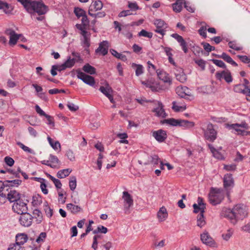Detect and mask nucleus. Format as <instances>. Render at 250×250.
I'll use <instances>...</instances> for the list:
<instances>
[{"label": "nucleus", "instance_id": "obj_1", "mask_svg": "<svg viewBox=\"0 0 250 250\" xmlns=\"http://www.w3.org/2000/svg\"><path fill=\"white\" fill-rule=\"evenodd\" d=\"M221 215L228 218L233 225H235L239 220H243L248 216V208L243 204H237L232 209L224 208Z\"/></svg>", "mask_w": 250, "mask_h": 250}, {"label": "nucleus", "instance_id": "obj_2", "mask_svg": "<svg viewBox=\"0 0 250 250\" xmlns=\"http://www.w3.org/2000/svg\"><path fill=\"white\" fill-rule=\"evenodd\" d=\"M30 13H37L39 15L45 14L48 11V7L45 5L42 0H17Z\"/></svg>", "mask_w": 250, "mask_h": 250}, {"label": "nucleus", "instance_id": "obj_3", "mask_svg": "<svg viewBox=\"0 0 250 250\" xmlns=\"http://www.w3.org/2000/svg\"><path fill=\"white\" fill-rule=\"evenodd\" d=\"M223 190L221 188H211L208 194L209 203L213 206L219 204L224 199Z\"/></svg>", "mask_w": 250, "mask_h": 250}, {"label": "nucleus", "instance_id": "obj_4", "mask_svg": "<svg viewBox=\"0 0 250 250\" xmlns=\"http://www.w3.org/2000/svg\"><path fill=\"white\" fill-rule=\"evenodd\" d=\"M243 83L236 84L234 86L233 90L235 92L242 93L244 95L250 97V83L249 81L244 79Z\"/></svg>", "mask_w": 250, "mask_h": 250}, {"label": "nucleus", "instance_id": "obj_5", "mask_svg": "<svg viewBox=\"0 0 250 250\" xmlns=\"http://www.w3.org/2000/svg\"><path fill=\"white\" fill-rule=\"evenodd\" d=\"M217 132L214 129V125L209 123L208 125L206 130L204 131L205 138L211 142H213L217 138Z\"/></svg>", "mask_w": 250, "mask_h": 250}, {"label": "nucleus", "instance_id": "obj_6", "mask_svg": "<svg viewBox=\"0 0 250 250\" xmlns=\"http://www.w3.org/2000/svg\"><path fill=\"white\" fill-rule=\"evenodd\" d=\"M223 186L224 188L227 191V195L229 196V190L234 186V181L231 174L227 173L224 175L223 178Z\"/></svg>", "mask_w": 250, "mask_h": 250}, {"label": "nucleus", "instance_id": "obj_7", "mask_svg": "<svg viewBox=\"0 0 250 250\" xmlns=\"http://www.w3.org/2000/svg\"><path fill=\"white\" fill-rule=\"evenodd\" d=\"M12 209L14 212H17L18 214H23L27 211V203L24 202L21 199V200H18L16 203H14L12 206Z\"/></svg>", "mask_w": 250, "mask_h": 250}, {"label": "nucleus", "instance_id": "obj_8", "mask_svg": "<svg viewBox=\"0 0 250 250\" xmlns=\"http://www.w3.org/2000/svg\"><path fill=\"white\" fill-rule=\"evenodd\" d=\"M154 24L156 26V29L154 30V31L161 35L162 37H164L166 34L167 24L164 21L161 19H156L154 20Z\"/></svg>", "mask_w": 250, "mask_h": 250}, {"label": "nucleus", "instance_id": "obj_9", "mask_svg": "<svg viewBox=\"0 0 250 250\" xmlns=\"http://www.w3.org/2000/svg\"><path fill=\"white\" fill-rule=\"evenodd\" d=\"M77 73L78 78L82 80L85 83L91 86H94L95 85V81L94 77L86 75L79 70H77Z\"/></svg>", "mask_w": 250, "mask_h": 250}, {"label": "nucleus", "instance_id": "obj_10", "mask_svg": "<svg viewBox=\"0 0 250 250\" xmlns=\"http://www.w3.org/2000/svg\"><path fill=\"white\" fill-rule=\"evenodd\" d=\"M122 198L124 200V207L125 213H128V210L133 205V200L131 195L127 191H124Z\"/></svg>", "mask_w": 250, "mask_h": 250}, {"label": "nucleus", "instance_id": "obj_11", "mask_svg": "<svg viewBox=\"0 0 250 250\" xmlns=\"http://www.w3.org/2000/svg\"><path fill=\"white\" fill-rule=\"evenodd\" d=\"M19 221L21 225L28 227L31 225L33 217L27 212L21 214Z\"/></svg>", "mask_w": 250, "mask_h": 250}, {"label": "nucleus", "instance_id": "obj_12", "mask_svg": "<svg viewBox=\"0 0 250 250\" xmlns=\"http://www.w3.org/2000/svg\"><path fill=\"white\" fill-rule=\"evenodd\" d=\"M201 240L203 243L211 247H215V242L209 233L205 231L200 234Z\"/></svg>", "mask_w": 250, "mask_h": 250}, {"label": "nucleus", "instance_id": "obj_13", "mask_svg": "<svg viewBox=\"0 0 250 250\" xmlns=\"http://www.w3.org/2000/svg\"><path fill=\"white\" fill-rule=\"evenodd\" d=\"M152 135L159 143L164 142L167 137V131L162 129L153 131Z\"/></svg>", "mask_w": 250, "mask_h": 250}, {"label": "nucleus", "instance_id": "obj_14", "mask_svg": "<svg viewBox=\"0 0 250 250\" xmlns=\"http://www.w3.org/2000/svg\"><path fill=\"white\" fill-rule=\"evenodd\" d=\"M153 103H155L158 106L152 110V112L155 113V115L157 117H161L163 118H166L167 116V113L165 112V109H164V105L160 101H153Z\"/></svg>", "mask_w": 250, "mask_h": 250}, {"label": "nucleus", "instance_id": "obj_15", "mask_svg": "<svg viewBox=\"0 0 250 250\" xmlns=\"http://www.w3.org/2000/svg\"><path fill=\"white\" fill-rule=\"evenodd\" d=\"M216 78L217 80H221L224 78L226 82L229 83L232 81V78L230 72L227 71H222L221 72H217L215 74Z\"/></svg>", "mask_w": 250, "mask_h": 250}, {"label": "nucleus", "instance_id": "obj_16", "mask_svg": "<svg viewBox=\"0 0 250 250\" xmlns=\"http://www.w3.org/2000/svg\"><path fill=\"white\" fill-rule=\"evenodd\" d=\"M171 37L176 39L180 43V45L184 53H188V49L187 47V43L181 36L177 33H174L171 35Z\"/></svg>", "mask_w": 250, "mask_h": 250}, {"label": "nucleus", "instance_id": "obj_17", "mask_svg": "<svg viewBox=\"0 0 250 250\" xmlns=\"http://www.w3.org/2000/svg\"><path fill=\"white\" fill-rule=\"evenodd\" d=\"M5 32L10 36L9 44L12 45L16 44L20 35L16 34L15 31L11 29L6 30Z\"/></svg>", "mask_w": 250, "mask_h": 250}, {"label": "nucleus", "instance_id": "obj_18", "mask_svg": "<svg viewBox=\"0 0 250 250\" xmlns=\"http://www.w3.org/2000/svg\"><path fill=\"white\" fill-rule=\"evenodd\" d=\"M109 42L107 41H104L100 43L98 48L96 50V52H100L103 56L107 54Z\"/></svg>", "mask_w": 250, "mask_h": 250}, {"label": "nucleus", "instance_id": "obj_19", "mask_svg": "<svg viewBox=\"0 0 250 250\" xmlns=\"http://www.w3.org/2000/svg\"><path fill=\"white\" fill-rule=\"evenodd\" d=\"M20 195V194L15 190H10L6 195V199L10 202L16 203L18 200H21Z\"/></svg>", "mask_w": 250, "mask_h": 250}, {"label": "nucleus", "instance_id": "obj_20", "mask_svg": "<svg viewBox=\"0 0 250 250\" xmlns=\"http://www.w3.org/2000/svg\"><path fill=\"white\" fill-rule=\"evenodd\" d=\"M156 72L159 78L165 83H170L171 82V80L168 74L165 71L161 70H157Z\"/></svg>", "mask_w": 250, "mask_h": 250}, {"label": "nucleus", "instance_id": "obj_21", "mask_svg": "<svg viewBox=\"0 0 250 250\" xmlns=\"http://www.w3.org/2000/svg\"><path fill=\"white\" fill-rule=\"evenodd\" d=\"M0 9H2L5 14H9L13 10V7L11 4L0 0Z\"/></svg>", "mask_w": 250, "mask_h": 250}, {"label": "nucleus", "instance_id": "obj_22", "mask_svg": "<svg viewBox=\"0 0 250 250\" xmlns=\"http://www.w3.org/2000/svg\"><path fill=\"white\" fill-rule=\"evenodd\" d=\"M28 240V236L24 233L18 234L16 236V243L22 246Z\"/></svg>", "mask_w": 250, "mask_h": 250}, {"label": "nucleus", "instance_id": "obj_23", "mask_svg": "<svg viewBox=\"0 0 250 250\" xmlns=\"http://www.w3.org/2000/svg\"><path fill=\"white\" fill-rule=\"evenodd\" d=\"M216 57L218 58H222L225 61L231 64L234 66H237L238 65L237 63L234 62L229 55L225 52H223L221 55H216Z\"/></svg>", "mask_w": 250, "mask_h": 250}, {"label": "nucleus", "instance_id": "obj_24", "mask_svg": "<svg viewBox=\"0 0 250 250\" xmlns=\"http://www.w3.org/2000/svg\"><path fill=\"white\" fill-rule=\"evenodd\" d=\"M99 90L106 97H107L110 94H112L113 92V89L109 84L106 83L105 84V86H101L100 87Z\"/></svg>", "mask_w": 250, "mask_h": 250}, {"label": "nucleus", "instance_id": "obj_25", "mask_svg": "<svg viewBox=\"0 0 250 250\" xmlns=\"http://www.w3.org/2000/svg\"><path fill=\"white\" fill-rule=\"evenodd\" d=\"M175 77L177 80L181 83H184L187 80V76L184 72L182 69L180 68L179 70H177L176 72L175 73Z\"/></svg>", "mask_w": 250, "mask_h": 250}, {"label": "nucleus", "instance_id": "obj_26", "mask_svg": "<svg viewBox=\"0 0 250 250\" xmlns=\"http://www.w3.org/2000/svg\"><path fill=\"white\" fill-rule=\"evenodd\" d=\"M229 128L234 129L238 134L242 136L250 134V131H246L240 128L239 124H234L229 125Z\"/></svg>", "mask_w": 250, "mask_h": 250}, {"label": "nucleus", "instance_id": "obj_27", "mask_svg": "<svg viewBox=\"0 0 250 250\" xmlns=\"http://www.w3.org/2000/svg\"><path fill=\"white\" fill-rule=\"evenodd\" d=\"M168 214L167 209L164 207L161 208L157 213V217L160 221H165L167 217Z\"/></svg>", "mask_w": 250, "mask_h": 250}, {"label": "nucleus", "instance_id": "obj_28", "mask_svg": "<svg viewBox=\"0 0 250 250\" xmlns=\"http://www.w3.org/2000/svg\"><path fill=\"white\" fill-rule=\"evenodd\" d=\"M184 0H177L172 5L173 10L176 13L180 12L183 8V4H184Z\"/></svg>", "mask_w": 250, "mask_h": 250}, {"label": "nucleus", "instance_id": "obj_29", "mask_svg": "<svg viewBox=\"0 0 250 250\" xmlns=\"http://www.w3.org/2000/svg\"><path fill=\"white\" fill-rule=\"evenodd\" d=\"M179 119H175L174 118H169L167 119H165L161 121L160 123L161 124H168L171 126H177L179 125Z\"/></svg>", "mask_w": 250, "mask_h": 250}, {"label": "nucleus", "instance_id": "obj_30", "mask_svg": "<svg viewBox=\"0 0 250 250\" xmlns=\"http://www.w3.org/2000/svg\"><path fill=\"white\" fill-rule=\"evenodd\" d=\"M66 208L73 214H76L82 210V208L77 205L70 203L66 205Z\"/></svg>", "mask_w": 250, "mask_h": 250}, {"label": "nucleus", "instance_id": "obj_31", "mask_svg": "<svg viewBox=\"0 0 250 250\" xmlns=\"http://www.w3.org/2000/svg\"><path fill=\"white\" fill-rule=\"evenodd\" d=\"M188 90V88L187 87H178L176 89V92L177 94L180 97L182 98H186V97L188 95V93H186V90Z\"/></svg>", "mask_w": 250, "mask_h": 250}, {"label": "nucleus", "instance_id": "obj_32", "mask_svg": "<svg viewBox=\"0 0 250 250\" xmlns=\"http://www.w3.org/2000/svg\"><path fill=\"white\" fill-rule=\"evenodd\" d=\"M179 126L184 127L187 128L192 127L195 125L193 122L188 121L185 120L179 119Z\"/></svg>", "mask_w": 250, "mask_h": 250}, {"label": "nucleus", "instance_id": "obj_33", "mask_svg": "<svg viewBox=\"0 0 250 250\" xmlns=\"http://www.w3.org/2000/svg\"><path fill=\"white\" fill-rule=\"evenodd\" d=\"M72 169L66 168L59 170L57 173V176L58 178L62 179L68 176L71 172Z\"/></svg>", "mask_w": 250, "mask_h": 250}, {"label": "nucleus", "instance_id": "obj_34", "mask_svg": "<svg viewBox=\"0 0 250 250\" xmlns=\"http://www.w3.org/2000/svg\"><path fill=\"white\" fill-rule=\"evenodd\" d=\"M6 186H5V188L7 187H18L20 185L21 183V180L19 179H15L13 180H6L4 182H3Z\"/></svg>", "mask_w": 250, "mask_h": 250}, {"label": "nucleus", "instance_id": "obj_35", "mask_svg": "<svg viewBox=\"0 0 250 250\" xmlns=\"http://www.w3.org/2000/svg\"><path fill=\"white\" fill-rule=\"evenodd\" d=\"M110 52L111 53V54L116 58L120 59L121 60L124 62H125L127 61V58L126 56L123 55V54L118 53L115 49H111L110 50Z\"/></svg>", "mask_w": 250, "mask_h": 250}, {"label": "nucleus", "instance_id": "obj_36", "mask_svg": "<svg viewBox=\"0 0 250 250\" xmlns=\"http://www.w3.org/2000/svg\"><path fill=\"white\" fill-rule=\"evenodd\" d=\"M83 44L84 46L88 48L90 46V34H88L87 31H83Z\"/></svg>", "mask_w": 250, "mask_h": 250}, {"label": "nucleus", "instance_id": "obj_37", "mask_svg": "<svg viewBox=\"0 0 250 250\" xmlns=\"http://www.w3.org/2000/svg\"><path fill=\"white\" fill-rule=\"evenodd\" d=\"M83 70L86 73L90 75L95 74L96 72V69L89 63L85 64L83 67Z\"/></svg>", "mask_w": 250, "mask_h": 250}, {"label": "nucleus", "instance_id": "obj_38", "mask_svg": "<svg viewBox=\"0 0 250 250\" xmlns=\"http://www.w3.org/2000/svg\"><path fill=\"white\" fill-rule=\"evenodd\" d=\"M197 225L202 228L206 224L205 218L204 214H199L197 217Z\"/></svg>", "mask_w": 250, "mask_h": 250}, {"label": "nucleus", "instance_id": "obj_39", "mask_svg": "<svg viewBox=\"0 0 250 250\" xmlns=\"http://www.w3.org/2000/svg\"><path fill=\"white\" fill-rule=\"evenodd\" d=\"M131 66L133 68H136L135 74L136 76H139L143 73V67L142 65L132 63Z\"/></svg>", "mask_w": 250, "mask_h": 250}, {"label": "nucleus", "instance_id": "obj_40", "mask_svg": "<svg viewBox=\"0 0 250 250\" xmlns=\"http://www.w3.org/2000/svg\"><path fill=\"white\" fill-rule=\"evenodd\" d=\"M193 208L194 209L193 212L197 213L200 212L199 214H204L206 208V207H201L195 203L193 205Z\"/></svg>", "mask_w": 250, "mask_h": 250}, {"label": "nucleus", "instance_id": "obj_41", "mask_svg": "<svg viewBox=\"0 0 250 250\" xmlns=\"http://www.w3.org/2000/svg\"><path fill=\"white\" fill-rule=\"evenodd\" d=\"M47 140L50 145L54 149L57 150L58 148H61V145L59 141L54 142L50 137H47Z\"/></svg>", "mask_w": 250, "mask_h": 250}, {"label": "nucleus", "instance_id": "obj_42", "mask_svg": "<svg viewBox=\"0 0 250 250\" xmlns=\"http://www.w3.org/2000/svg\"><path fill=\"white\" fill-rule=\"evenodd\" d=\"M76 60L75 58L71 59V57L69 56L67 57V60L63 63L67 68H71L75 64Z\"/></svg>", "mask_w": 250, "mask_h": 250}, {"label": "nucleus", "instance_id": "obj_43", "mask_svg": "<svg viewBox=\"0 0 250 250\" xmlns=\"http://www.w3.org/2000/svg\"><path fill=\"white\" fill-rule=\"evenodd\" d=\"M74 13L78 18L82 17L86 14V12L83 9L78 7L74 8Z\"/></svg>", "mask_w": 250, "mask_h": 250}, {"label": "nucleus", "instance_id": "obj_44", "mask_svg": "<svg viewBox=\"0 0 250 250\" xmlns=\"http://www.w3.org/2000/svg\"><path fill=\"white\" fill-rule=\"evenodd\" d=\"M69 186L71 190L74 191L75 190L77 186V180L75 176H73L70 177Z\"/></svg>", "mask_w": 250, "mask_h": 250}, {"label": "nucleus", "instance_id": "obj_45", "mask_svg": "<svg viewBox=\"0 0 250 250\" xmlns=\"http://www.w3.org/2000/svg\"><path fill=\"white\" fill-rule=\"evenodd\" d=\"M42 203L41 196L39 195L33 196L32 204L34 206H38Z\"/></svg>", "mask_w": 250, "mask_h": 250}, {"label": "nucleus", "instance_id": "obj_46", "mask_svg": "<svg viewBox=\"0 0 250 250\" xmlns=\"http://www.w3.org/2000/svg\"><path fill=\"white\" fill-rule=\"evenodd\" d=\"M138 36L147 37L149 39L152 38L153 33L152 32H148L144 29H142L140 32L138 33Z\"/></svg>", "mask_w": 250, "mask_h": 250}, {"label": "nucleus", "instance_id": "obj_47", "mask_svg": "<svg viewBox=\"0 0 250 250\" xmlns=\"http://www.w3.org/2000/svg\"><path fill=\"white\" fill-rule=\"evenodd\" d=\"M201 45L203 46L205 50L208 53L214 50L215 49V47L210 45L208 43L206 42H202Z\"/></svg>", "mask_w": 250, "mask_h": 250}, {"label": "nucleus", "instance_id": "obj_48", "mask_svg": "<svg viewBox=\"0 0 250 250\" xmlns=\"http://www.w3.org/2000/svg\"><path fill=\"white\" fill-rule=\"evenodd\" d=\"M7 250H24V248L15 243L11 244L7 249Z\"/></svg>", "mask_w": 250, "mask_h": 250}, {"label": "nucleus", "instance_id": "obj_49", "mask_svg": "<svg viewBox=\"0 0 250 250\" xmlns=\"http://www.w3.org/2000/svg\"><path fill=\"white\" fill-rule=\"evenodd\" d=\"M211 61L213 62L214 64L216 65L217 66L226 69L227 66L225 63L221 60H216V59H211Z\"/></svg>", "mask_w": 250, "mask_h": 250}, {"label": "nucleus", "instance_id": "obj_50", "mask_svg": "<svg viewBox=\"0 0 250 250\" xmlns=\"http://www.w3.org/2000/svg\"><path fill=\"white\" fill-rule=\"evenodd\" d=\"M95 11L101 10L103 6V2L100 0H96L94 2L93 5Z\"/></svg>", "mask_w": 250, "mask_h": 250}, {"label": "nucleus", "instance_id": "obj_51", "mask_svg": "<svg viewBox=\"0 0 250 250\" xmlns=\"http://www.w3.org/2000/svg\"><path fill=\"white\" fill-rule=\"evenodd\" d=\"M128 7L131 11H136L140 9L136 2L128 1Z\"/></svg>", "mask_w": 250, "mask_h": 250}, {"label": "nucleus", "instance_id": "obj_52", "mask_svg": "<svg viewBox=\"0 0 250 250\" xmlns=\"http://www.w3.org/2000/svg\"><path fill=\"white\" fill-rule=\"evenodd\" d=\"M49 161L51 164H53L55 166V168L57 167V165L59 162L58 158L54 155H50Z\"/></svg>", "mask_w": 250, "mask_h": 250}, {"label": "nucleus", "instance_id": "obj_53", "mask_svg": "<svg viewBox=\"0 0 250 250\" xmlns=\"http://www.w3.org/2000/svg\"><path fill=\"white\" fill-rule=\"evenodd\" d=\"M65 155L67 157L70 161H75V157L74 152L71 149H68L66 151Z\"/></svg>", "mask_w": 250, "mask_h": 250}, {"label": "nucleus", "instance_id": "obj_54", "mask_svg": "<svg viewBox=\"0 0 250 250\" xmlns=\"http://www.w3.org/2000/svg\"><path fill=\"white\" fill-rule=\"evenodd\" d=\"M206 30V27L202 26L200 28V29L198 31L199 35L204 39L206 38L207 37Z\"/></svg>", "mask_w": 250, "mask_h": 250}, {"label": "nucleus", "instance_id": "obj_55", "mask_svg": "<svg viewBox=\"0 0 250 250\" xmlns=\"http://www.w3.org/2000/svg\"><path fill=\"white\" fill-rule=\"evenodd\" d=\"M176 102L175 101H173L172 102V109L175 111H179L180 110H185L186 107V106H178L176 105Z\"/></svg>", "mask_w": 250, "mask_h": 250}, {"label": "nucleus", "instance_id": "obj_56", "mask_svg": "<svg viewBox=\"0 0 250 250\" xmlns=\"http://www.w3.org/2000/svg\"><path fill=\"white\" fill-rule=\"evenodd\" d=\"M17 144L21 147V148L24 151L32 153V150L29 148L28 147L25 146L21 142H18Z\"/></svg>", "mask_w": 250, "mask_h": 250}, {"label": "nucleus", "instance_id": "obj_57", "mask_svg": "<svg viewBox=\"0 0 250 250\" xmlns=\"http://www.w3.org/2000/svg\"><path fill=\"white\" fill-rule=\"evenodd\" d=\"M46 237V233L45 232H42L40 233L38 237L37 238L36 242L39 243L41 242H43Z\"/></svg>", "mask_w": 250, "mask_h": 250}, {"label": "nucleus", "instance_id": "obj_58", "mask_svg": "<svg viewBox=\"0 0 250 250\" xmlns=\"http://www.w3.org/2000/svg\"><path fill=\"white\" fill-rule=\"evenodd\" d=\"M228 44L230 48L234 50L239 51L242 49V47L238 46L237 44L233 42H229Z\"/></svg>", "mask_w": 250, "mask_h": 250}, {"label": "nucleus", "instance_id": "obj_59", "mask_svg": "<svg viewBox=\"0 0 250 250\" xmlns=\"http://www.w3.org/2000/svg\"><path fill=\"white\" fill-rule=\"evenodd\" d=\"M4 162L9 167L12 166L15 162L13 159L9 156H6L4 158Z\"/></svg>", "mask_w": 250, "mask_h": 250}, {"label": "nucleus", "instance_id": "obj_60", "mask_svg": "<svg viewBox=\"0 0 250 250\" xmlns=\"http://www.w3.org/2000/svg\"><path fill=\"white\" fill-rule=\"evenodd\" d=\"M237 57L244 63H249L250 62V58L245 55H237Z\"/></svg>", "mask_w": 250, "mask_h": 250}, {"label": "nucleus", "instance_id": "obj_61", "mask_svg": "<svg viewBox=\"0 0 250 250\" xmlns=\"http://www.w3.org/2000/svg\"><path fill=\"white\" fill-rule=\"evenodd\" d=\"M236 168V165L235 164L225 165L224 169L227 171H234Z\"/></svg>", "mask_w": 250, "mask_h": 250}, {"label": "nucleus", "instance_id": "obj_62", "mask_svg": "<svg viewBox=\"0 0 250 250\" xmlns=\"http://www.w3.org/2000/svg\"><path fill=\"white\" fill-rule=\"evenodd\" d=\"M195 62L198 64V66H199L202 70H204L205 68V64H206V62L202 60H195Z\"/></svg>", "mask_w": 250, "mask_h": 250}, {"label": "nucleus", "instance_id": "obj_63", "mask_svg": "<svg viewBox=\"0 0 250 250\" xmlns=\"http://www.w3.org/2000/svg\"><path fill=\"white\" fill-rule=\"evenodd\" d=\"M45 117L47 119V120L48 121L47 124L51 125L52 127H54L55 123H54L53 117L48 115V114H46V115H45Z\"/></svg>", "mask_w": 250, "mask_h": 250}, {"label": "nucleus", "instance_id": "obj_64", "mask_svg": "<svg viewBox=\"0 0 250 250\" xmlns=\"http://www.w3.org/2000/svg\"><path fill=\"white\" fill-rule=\"evenodd\" d=\"M151 163L154 165H158L159 162L161 161L158 156L157 155H154L153 156H151Z\"/></svg>", "mask_w": 250, "mask_h": 250}]
</instances>
